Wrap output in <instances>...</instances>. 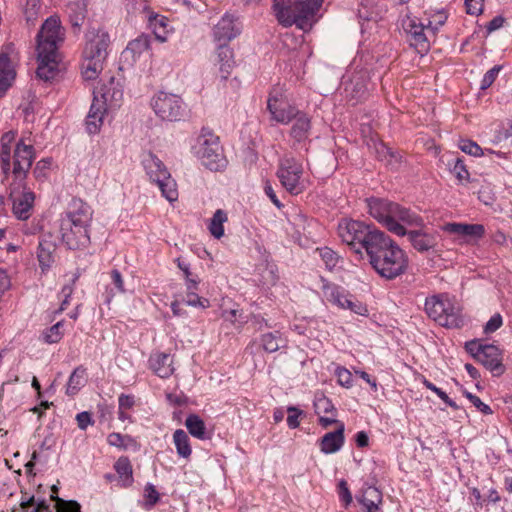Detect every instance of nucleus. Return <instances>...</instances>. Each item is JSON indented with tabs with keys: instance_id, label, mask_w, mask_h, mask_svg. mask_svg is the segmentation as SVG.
Wrapping results in <instances>:
<instances>
[{
	"instance_id": "obj_61",
	"label": "nucleus",
	"mask_w": 512,
	"mask_h": 512,
	"mask_svg": "<svg viewBox=\"0 0 512 512\" xmlns=\"http://www.w3.org/2000/svg\"><path fill=\"white\" fill-rule=\"evenodd\" d=\"M125 436H122L119 433H111L107 437V441L109 445L115 447H124L125 446Z\"/></svg>"
},
{
	"instance_id": "obj_41",
	"label": "nucleus",
	"mask_w": 512,
	"mask_h": 512,
	"mask_svg": "<svg viewBox=\"0 0 512 512\" xmlns=\"http://www.w3.org/2000/svg\"><path fill=\"white\" fill-rule=\"evenodd\" d=\"M314 408L315 413L318 416H321L322 414H330L335 416V407L332 401L323 394L316 396L314 401Z\"/></svg>"
},
{
	"instance_id": "obj_31",
	"label": "nucleus",
	"mask_w": 512,
	"mask_h": 512,
	"mask_svg": "<svg viewBox=\"0 0 512 512\" xmlns=\"http://www.w3.org/2000/svg\"><path fill=\"white\" fill-rule=\"evenodd\" d=\"M360 502L366 512H382V493L375 487L369 486L363 490Z\"/></svg>"
},
{
	"instance_id": "obj_51",
	"label": "nucleus",
	"mask_w": 512,
	"mask_h": 512,
	"mask_svg": "<svg viewBox=\"0 0 512 512\" xmlns=\"http://www.w3.org/2000/svg\"><path fill=\"white\" fill-rule=\"evenodd\" d=\"M452 173L456 176V178L460 181H468L469 180V172L466 169L463 161L457 159L452 169Z\"/></svg>"
},
{
	"instance_id": "obj_3",
	"label": "nucleus",
	"mask_w": 512,
	"mask_h": 512,
	"mask_svg": "<svg viewBox=\"0 0 512 512\" xmlns=\"http://www.w3.org/2000/svg\"><path fill=\"white\" fill-rule=\"evenodd\" d=\"M65 38V30L58 16L45 20L37 34V77L49 81L59 71L60 54L58 49Z\"/></svg>"
},
{
	"instance_id": "obj_18",
	"label": "nucleus",
	"mask_w": 512,
	"mask_h": 512,
	"mask_svg": "<svg viewBox=\"0 0 512 512\" xmlns=\"http://www.w3.org/2000/svg\"><path fill=\"white\" fill-rule=\"evenodd\" d=\"M134 2V11L144 13L148 19L149 25L157 40L165 42L169 34V21L165 16L154 14L149 6L147 0H132Z\"/></svg>"
},
{
	"instance_id": "obj_60",
	"label": "nucleus",
	"mask_w": 512,
	"mask_h": 512,
	"mask_svg": "<svg viewBox=\"0 0 512 512\" xmlns=\"http://www.w3.org/2000/svg\"><path fill=\"white\" fill-rule=\"evenodd\" d=\"M78 427L85 430L92 423L91 415L88 412L78 413L76 416Z\"/></svg>"
},
{
	"instance_id": "obj_2",
	"label": "nucleus",
	"mask_w": 512,
	"mask_h": 512,
	"mask_svg": "<svg viewBox=\"0 0 512 512\" xmlns=\"http://www.w3.org/2000/svg\"><path fill=\"white\" fill-rule=\"evenodd\" d=\"M32 167V139L23 137L17 143L14 151L13 175L14 183L11 189L13 213L20 220L31 216L32 193L26 179Z\"/></svg>"
},
{
	"instance_id": "obj_8",
	"label": "nucleus",
	"mask_w": 512,
	"mask_h": 512,
	"mask_svg": "<svg viewBox=\"0 0 512 512\" xmlns=\"http://www.w3.org/2000/svg\"><path fill=\"white\" fill-rule=\"evenodd\" d=\"M324 0H273V12L284 27L296 25L302 30L310 27L309 20L319 10Z\"/></svg>"
},
{
	"instance_id": "obj_29",
	"label": "nucleus",
	"mask_w": 512,
	"mask_h": 512,
	"mask_svg": "<svg viewBox=\"0 0 512 512\" xmlns=\"http://www.w3.org/2000/svg\"><path fill=\"white\" fill-rule=\"evenodd\" d=\"M15 78V71L11 66L9 57L0 54V98L3 97Z\"/></svg>"
},
{
	"instance_id": "obj_64",
	"label": "nucleus",
	"mask_w": 512,
	"mask_h": 512,
	"mask_svg": "<svg viewBox=\"0 0 512 512\" xmlns=\"http://www.w3.org/2000/svg\"><path fill=\"white\" fill-rule=\"evenodd\" d=\"M50 167L51 159H43L37 163L36 168L34 169V174L38 172L39 175L46 176V170H49Z\"/></svg>"
},
{
	"instance_id": "obj_62",
	"label": "nucleus",
	"mask_w": 512,
	"mask_h": 512,
	"mask_svg": "<svg viewBox=\"0 0 512 512\" xmlns=\"http://www.w3.org/2000/svg\"><path fill=\"white\" fill-rule=\"evenodd\" d=\"M339 489V495L342 500L345 501L346 505L350 504L352 502V495L348 489L347 483L344 480L339 483Z\"/></svg>"
},
{
	"instance_id": "obj_6",
	"label": "nucleus",
	"mask_w": 512,
	"mask_h": 512,
	"mask_svg": "<svg viewBox=\"0 0 512 512\" xmlns=\"http://www.w3.org/2000/svg\"><path fill=\"white\" fill-rule=\"evenodd\" d=\"M109 34L100 28H91L85 33V44L81 55V75L85 81L96 80L104 69Z\"/></svg>"
},
{
	"instance_id": "obj_32",
	"label": "nucleus",
	"mask_w": 512,
	"mask_h": 512,
	"mask_svg": "<svg viewBox=\"0 0 512 512\" xmlns=\"http://www.w3.org/2000/svg\"><path fill=\"white\" fill-rule=\"evenodd\" d=\"M66 13L73 27H81L87 15L86 0H77L68 3Z\"/></svg>"
},
{
	"instance_id": "obj_5",
	"label": "nucleus",
	"mask_w": 512,
	"mask_h": 512,
	"mask_svg": "<svg viewBox=\"0 0 512 512\" xmlns=\"http://www.w3.org/2000/svg\"><path fill=\"white\" fill-rule=\"evenodd\" d=\"M91 207L81 199H73L68 210L57 221L62 242L69 249H81L90 243Z\"/></svg>"
},
{
	"instance_id": "obj_49",
	"label": "nucleus",
	"mask_w": 512,
	"mask_h": 512,
	"mask_svg": "<svg viewBox=\"0 0 512 512\" xmlns=\"http://www.w3.org/2000/svg\"><path fill=\"white\" fill-rule=\"evenodd\" d=\"M501 69H502L501 66L496 65L485 73V75L481 81V89L482 90L487 89L488 87H490L493 84V82L496 80Z\"/></svg>"
},
{
	"instance_id": "obj_43",
	"label": "nucleus",
	"mask_w": 512,
	"mask_h": 512,
	"mask_svg": "<svg viewBox=\"0 0 512 512\" xmlns=\"http://www.w3.org/2000/svg\"><path fill=\"white\" fill-rule=\"evenodd\" d=\"M114 468L120 478L124 479L125 481L132 480V466L127 457H120L115 462Z\"/></svg>"
},
{
	"instance_id": "obj_7",
	"label": "nucleus",
	"mask_w": 512,
	"mask_h": 512,
	"mask_svg": "<svg viewBox=\"0 0 512 512\" xmlns=\"http://www.w3.org/2000/svg\"><path fill=\"white\" fill-rule=\"evenodd\" d=\"M93 101L86 117L85 125L89 134H97L109 109L118 107L123 98V90L111 77L107 84H102L93 91Z\"/></svg>"
},
{
	"instance_id": "obj_13",
	"label": "nucleus",
	"mask_w": 512,
	"mask_h": 512,
	"mask_svg": "<svg viewBox=\"0 0 512 512\" xmlns=\"http://www.w3.org/2000/svg\"><path fill=\"white\" fill-rule=\"evenodd\" d=\"M277 177L285 190L292 195L302 193L308 185L302 163L292 156H284L280 159Z\"/></svg>"
},
{
	"instance_id": "obj_40",
	"label": "nucleus",
	"mask_w": 512,
	"mask_h": 512,
	"mask_svg": "<svg viewBox=\"0 0 512 512\" xmlns=\"http://www.w3.org/2000/svg\"><path fill=\"white\" fill-rule=\"evenodd\" d=\"M377 157L380 161L385 162L387 165L393 166L400 161L399 155L394 153L391 148L387 147L384 143L380 142L375 145Z\"/></svg>"
},
{
	"instance_id": "obj_26",
	"label": "nucleus",
	"mask_w": 512,
	"mask_h": 512,
	"mask_svg": "<svg viewBox=\"0 0 512 512\" xmlns=\"http://www.w3.org/2000/svg\"><path fill=\"white\" fill-rule=\"evenodd\" d=\"M149 366L161 378H167L174 372L173 359L168 353L152 354L149 358Z\"/></svg>"
},
{
	"instance_id": "obj_33",
	"label": "nucleus",
	"mask_w": 512,
	"mask_h": 512,
	"mask_svg": "<svg viewBox=\"0 0 512 512\" xmlns=\"http://www.w3.org/2000/svg\"><path fill=\"white\" fill-rule=\"evenodd\" d=\"M15 140V134L13 132L4 133L1 137V152L0 161L2 171L7 174L10 171V153Z\"/></svg>"
},
{
	"instance_id": "obj_55",
	"label": "nucleus",
	"mask_w": 512,
	"mask_h": 512,
	"mask_svg": "<svg viewBox=\"0 0 512 512\" xmlns=\"http://www.w3.org/2000/svg\"><path fill=\"white\" fill-rule=\"evenodd\" d=\"M144 497H145L146 503L149 506H153L159 500V493L153 485L148 484L144 489Z\"/></svg>"
},
{
	"instance_id": "obj_11",
	"label": "nucleus",
	"mask_w": 512,
	"mask_h": 512,
	"mask_svg": "<svg viewBox=\"0 0 512 512\" xmlns=\"http://www.w3.org/2000/svg\"><path fill=\"white\" fill-rule=\"evenodd\" d=\"M142 163L149 179L157 184L162 195L169 202L176 201L178 199L177 184L163 162L154 154L148 153Z\"/></svg>"
},
{
	"instance_id": "obj_63",
	"label": "nucleus",
	"mask_w": 512,
	"mask_h": 512,
	"mask_svg": "<svg viewBox=\"0 0 512 512\" xmlns=\"http://www.w3.org/2000/svg\"><path fill=\"white\" fill-rule=\"evenodd\" d=\"M119 410L130 409L134 405V397L130 395L121 394L119 396Z\"/></svg>"
},
{
	"instance_id": "obj_50",
	"label": "nucleus",
	"mask_w": 512,
	"mask_h": 512,
	"mask_svg": "<svg viewBox=\"0 0 512 512\" xmlns=\"http://www.w3.org/2000/svg\"><path fill=\"white\" fill-rule=\"evenodd\" d=\"M184 302H185V304H187L189 306H193V307L199 306L202 308H206L209 306L208 299L202 298L194 292L187 293L186 297L184 298Z\"/></svg>"
},
{
	"instance_id": "obj_17",
	"label": "nucleus",
	"mask_w": 512,
	"mask_h": 512,
	"mask_svg": "<svg viewBox=\"0 0 512 512\" xmlns=\"http://www.w3.org/2000/svg\"><path fill=\"white\" fill-rule=\"evenodd\" d=\"M441 229L454 236L453 240L459 244L477 241L485 235V227L482 224L450 222L442 225Z\"/></svg>"
},
{
	"instance_id": "obj_21",
	"label": "nucleus",
	"mask_w": 512,
	"mask_h": 512,
	"mask_svg": "<svg viewBox=\"0 0 512 512\" xmlns=\"http://www.w3.org/2000/svg\"><path fill=\"white\" fill-rule=\"evenodd\" d=\"M241 31L240 24L229 14H225L213 29L214 39L218 42H227L235 38Z\"/></svg>"
},
{
	"instance_id": "obj_14",
	"label": "nucleus",
	"mask_w": 512,
	"mask_h": 512,
	"mask_svg": "<svg viewBox=\"0 0 512 512\" xmlns=\"http://www.w3.org/2000/svg\"><path fill=\"white\" fill-rule=\"evenodd\" d=\"M38 229L41 233L37 258L41 272L47 273L55 263L56 259V241L53 236V227L47 217L42 218L38 223Z\"/></svg>"
},
{
	"instance_id": "obj_42",
	"label": "nucleus",
	"mask_w": 512,
	"mask_h": 512,
	"mask_svg": "<svg viewBox=\"0 0 512 512\" xmlns=\"http://www.w3.org/2000/svg\"><path fill=\"white\" fill-rule=\"evenodd\" d=\"M447 20V15L442 12L438 11L431 15L429 19H427L426 22V31L429 33V36H435L437 30L444 25V23Z\"/></svg>"
},
{
	"instance_id": "obj_47",
	"label": "nucleus",
	"mask_w": 512,
	"mask_h": 512,
	"mask_svg": "<svg viewBox=\"0 0 512 512\" xmlns=\"http://www.w3.org/2000/svg\"><path fill=\"white\" fill-rule=\"evenodd\" d=\"M335 375L337 377V382L340 386L344 388H351L353 385L352 373L344 368L337 367L335 370Z\"/></svg>"
},
{
	"instance_id": "obj_23",
	"label": "nucleus",
	"mask_w": 512,
	"mask_h": 512,
	"mask_svg": "<svg viewBox=\"0 0 512 512\" xmlns=\"http://www.w3.org/2000/svg\"><path fill=\"white\" fill-rule=\"evenodd\" d=\"M344 424L339 423L338 428L333 432L326 433L320 440V450L324 454H332L339 451L344 445Z\"/></svg>"
},
{
	"instance_id": "obj_36",
	"label": "nucleus",
	"mask_w": 512,
	"mask_h": 512,
	"mask_svg": "<svg viewBox=\"0 0 512 512\" xmlns=\"http://www.w3.org/2000/svg\"><path fill=\"white\" fill-rule=\"evenodd\" d=\"M228 221L227 212L222 209H217L213 214L208 224V230L210 234L220 239L224 235V224Z\"/></svg>"
},
{
	"instance_id": "obj_12",
	"label": "nucleus",
	"mask_w": 512,
	"mask_h": 512,
	"mask_svg": "<svg viewBox=\"0 0 512 512\" xmlns=\"http://www.w3.org/2000/svg\"><path fill=\"white\" fill-rule=\"evenodd\" d=\"M196 156L210 170H220L225 166L223 149L219 137L211 132H202L194 145Z\"/></svg>"
},
{
	"instance_id": "obj_15",
	"label": "nucleus",
	"mask_w": 512,
	"mask_h": 512,
	"mask_svg": "<svg viewBox=\"0 0 512 512\" xmlns=\"http://www.w3.org/2000/svg\"><path fill=\"white\" fill-rule=\"evenodd\" d=\"M267 110L271 120L276 123L287 125L297 116L299 109L292 105L285 93L280 88H275L269 93Z\"/></svg>"
},
{
	"instance_id": "obj_59",
	"label": "nucleus",
	"mask_w": 512,
	"mask_h": 512,
	"mask_svg": "<svg viewBox=\"0 0 512 512\" xmlns=\"http://www.w3.org/2000/svg\"><path fill=\"white\" fill-rule=\"evenodd\" d=\"M241 316H242V314L236 309H231V310H227V311L223 312L224 319L226 321H229L233 325H235L237 322H239L240 324H243L245 322L244 320L238 319Z\"/></svg>"
},
{
	"instance_id": "obj_52",
	"label": "nucleus",
	"mask_w": 512,
	"mask_h": 512,
	"mask_svg": "<svg viewBox=\"0 0 512 512\" xmlns=\"http://www.w3.org/2000/svg\"><path fill=\"white\" fill-rule=\"evenodd\" d=\"M177 266L180 270L183 271L185 278L188 282L187 288L188 290L196 289L197 280L194 278H191V272L189 270V264L185 261L181 260L180 258L177 259Z\"/></svg>"
},
{
	"instance_id": "obj_53",
	"label": "nucleus",
	"mask_w": 512,
	"mask_h": 512,
	"mask_svg": "<svg viewBox=\"0 0 512 512\" xmlns=\"http://www.w3.org/2000/svg\"><path fill=\"white\" fill-rule=\"evenodd\" d=\"M74 291L73 284L65 285L63 286L60 295L63 298L61 301V305L58 310H56L54 313L58 314L64 311L67 306L69 305V299Z\"/></svg>"
},
{
	"instance_id": "obj_38",
	"label": "nucleus",
	"mask_w": 512,
	"mask_h": 512,
	"mask_svg": "<svg viewBox=\"0 0 512 512\" xmlns=\"http://www.w3.org/2000/svg\"><path fill=\"white\" fill-rule=\"evenodd\" d=\"M285 342L278 331L265 333L261 336V346L268 353L278 351L285 345Z\"/></svg>"
},
{
	"instance_id": "obj_56",
	"label": "nucleus",
	"mask_w": 512,
	"mask_h": 512,
	"mask_svg": "<svg viewBox=\"0 0 512 512\" xmlns=\"http://www.w3.org/2000/svg\"><path fill=\"white\" fill-rule=\"evenodd\" d=\"M502 325V317L500 314L493 315L484 327L486 334L493 333L498 330Z\"/></svg>"
},
{
	"instance_id": "obj_58",
	"label": "nucleus",
	"mask_w": 512,
	"mask_h": 512,
	"mask_svg": "<svg viewBox=\"0 0 512 512\" xmlns=\"http://www.w3.org/2000/svg\"><path fill=\"white\" fill-rule=\"evenodd\" d=\"M467 13L476 15L482 11L483 0H465Z\"/></svg>"
},
{
	"instance_id": "obj_22",
	"label": "nucleus",
	"mask_w": 512,
	"mask_h": 512,
	"mask_svg": "<svg viewBox=\"0 0 512 512\" xmlns=\"http://www.w3.org/2000/svg\"><path fill=\"white\" fill-rule=\"evenodd\" d=\"M214 64L219 67L221 79H228L235 64L232 49L225 44H220L216 50Z\"/></svg>"
},
{
	"instance_id": "obj_57",
	"label": "nucleus",
	"mask_w": 512,
	"mask_h": 512,
	"mask_svg": "<svg viewBox=\"0 0 512 512\" xmlns=\"http://www.w3.org/2000/svg\"><path fill=\"white\" fill-rule=\"evenodd\" d=\"M468 399L471 401V403L479 410L481 411L482 413L484 414H491L492 413V410L491 408L483 403L479 397L475 396V395H472L471 393H467L466 394Z\"/></svg>"
},
{
	"instance_id": "obj_16",
	"label": "nucleus",
	"mask_w": 512,
	"mask_h": 512,
	"mask_svg": "<svg viewBox=\"0 0 512 512\" xmlns=\"http://www.w3.org/2000/svg\"><path fill=\"white\" fill-rule=\"evenodd\" d=\"M155 114L163 120L177 121L184 115L185 106L182 99L171 93L159 92L151 102Z\"/></svg>"
},
{
	"instance_id": "obj_46",
	"label": "nucleus",
	"mask_w": 512,
	"mask_h": 512,
	"mask_svg": "<svg viewBox=\"0 0 512 512\" xmlns=\"http://www.w3.org/2000/svg\"><path fill=\"white\" fill-rule=\"evenodd\" d=\"M459 148L466 154L471 156H482L483 150L482 148L474 141L469 139H463L459 143Z\"/></svg>"
},
{
	"instance_id": "obj_35",
	"label": "nucleus",
	"mask_w": 512,
	"mask_h": 512,
	"mask_svg": "<svg viewBox=\"0 0 512 512\" xmlns=\"http://www.w3.org/2000/svg\"><path fill=\"white\" fill-rule=\"evenodd\" d=\"M173 443L179 457L189 459L192 454L190 439L187 433L182 429H177L173 433Z\"/></svg>"
},
{
	"instance_id": "obj_30",
	"label": "nucleus",
	"mask_w": 512,
	"mask_h": 512,
	"mask_svg": "<svg viewBox=\"0 0 512 512\" xmlns=\"http://www.w3.org/2000/svg\"><path fill=\"white\" fill-rule=\"evenodd\" d=\"M87 381V369L82 365L76 367L68 379L66 394L69 396L76 395L86 385Z\"/></svg>"
},
{
	"instance_id": "obj_25",
	"label": "nucleus",
	"mask_w": 512,
	"mask_h": 512,
	"mask_svg": "<svg viewBox=\"0 0 512 512\" xmlns=\"http://www.w3.org/2000/svg\"><path fill=\"white\" fill-rule=\"evenodd\" d=\"M321 283L323 297L329 303L337 306L340 309H343L345 306V300L349 299L350 294L344 288L330 283L323 278H321Z\"/></svg>"
},
{
	"instance_id": "obj_39",
	"label": "nucleus",
	"mask_w": 512,
	"mask_h": 512,
	"mask_svg": "<svg viewBox=\"0 0 512 512\" xmlns=\"http://www.w3.org/2000/svg\"><path fill=\"white\" fill-rule=\"evenodd\" d=\"M63 321H58L48 329H45L40 335V340L47 344L58 343L63 337Z\"/></svg>"
},
{
	"instance_id": "obj_1",
	"label": "nucleus",
	"mask_w": 512,
	"mask_h": 512,
	"mask_svg": "<svg viewBox=\"0 0 512 512\" xmlns=\"http://www.w3.org/2000/svg\"><path fill=\"white\" fill-rule=\"evenodd\" d=\"M369 214L383 227L397 236L408 235L413 247L420 251H428L436 245V237L422 231H407L405 226L422 227L423 220L410 209L379 198L367 200Z\"/></svg>"
},
{
	"instance_id": "obj_4",
	"label": "nucleus",
	"mask_w": 512,
	"mask_h": 512,
	"mask_svg": "<svg viewBox=\"0 0 512 512\" xmlns=\"http://www.w3.org/2000/svg\"><path fill=\"white\" fill-rule=\"evenodd\" d=\"M365 255L375 272L386 280L403 275L408 268L406 252L384 232L375 238Z\"/></svg>"
},
{
	"instance_id": "obj_34",
	"label": "nucleus",
	"mask_w": 512,
	"mask_h": 512,
	"mask_svg": "<svg viewBox=\"0 0 512 512\" xmlns=\"http://www.w3.org/2000/svg\"><path fill=\"white\" fill-rule=\"evenodd\" d=\"M110 279L113 288H107L103 294L104 302L108 305L112 302L116 293L124 294L126 292L124 278L119 270L113 269L110 272Z\"/></svg>"
},
{
	"instance_id": "obj_44",
	"label": "nucleus",
	"mask_w": 512,
	"mask_h": 512,
	"mask_svg": "<svg viewBox=\"0 0 512 512\" xmlns=\"http://www.w3.org/2000/svg\"><path fill=\"white\" fill-rule=\"evenodd\" d=\"M55 508L56 512H81V505L75 500L57 498Z\"/></svg>"
},
{
	"instance_id": "obj_48",
	"label": "nucleus",
	"mask_w": 512,
	"mask_h": 512,
	"mask_svg": "<svg viewBox=\"0 0 512 512\" xmlns=\"http://www.w3.org/2000/svg\"><path fill=\"white\" fill-rule=\"evenodd\" d=\"M320 256L322 260L325 262L327 268L333 269L339 260L337 254L330 248L325 247L320 250Z\"/></svg>"
},
{
	"instance_id": "obj_20",
	"label": "nucleus",
	"mask_w": 512,
	"mask_h": 512,
	"mask_svg": "<svg viewBox=\"0 0 512 512\" xmlns=\"http://www.w3.org/2000/svg\"><path fill=\"white\" fill-rule=\"evenodd\" d=\"M404 30L410 34L412 45L420 51H426L429 48V33L426 31V23L418 22L417 19L407 17L403 20Z\"/></svg>"
},
{
	"instance_id": "obj_54",
	"label": "nucleus",
	"mask_w": 512,
	"mask_h": 512,
	"mask_svg": "<svg viewBox=\"0 0 512 512\" xmlns=\"http://www.w3.org/2000/svg\"><path fill=\"white\" fill-rule=\"evenodd\" d=\"M287 411H288V417H287L288 426L292 429L297 428L300 424L299 417L303 414V412L293 406L288 407Z\"/></svg>"
},
{
	"instance_id": "obj_45",
	"label": "nucleus",
	"mask_w": 512,
	"mask_h": 512,
	"mask_svg": "<svg viewBox=\"0 0 512 512\" xmlns=\"http://www.w3.org/2000/svg\"><path fill=\"white\" fill-rule=\"evenodd\" d=\"M344 305L343 309L350 310L357 315L366 316L368 314L366 305L354 299L352 295H350L349 299L345 300Z\"/></svg>"
},
{
	"instance_id": "obj_27",
	"label": "nucleus",
	"mask_w": 512,
	"mask_h": 512,
	"mask_svg": "<svg viewBox=\"0 0 512 512\" xmlns=\"http://www.w3.org/2000/svg\"><path fill=\"white\" fill-rule=\"evenodd\" d=\"M293 124L290 130L291 137L297 141L302 142L308 139L311 130L310 116L299 110L297 116L293 117Z\"/></svg>"
},
{
	"instance_id": "obj_10",
	"label": "nucleus",
	"mask_w": 512,
	"mask_h": 512,
	"mask_svg": "<svg viewBox=\"0 0 512 512\" xmlns=\"http://www.w3.org/2000/svg\"><path fill=\"white\" fill-rule=\"evenodd\" d=\"M425 311L429 318L447 328L462 325L461 308L455 298L448 294H438L426 298Z\"/></svg>"
},
{
	"instance_id": "obj_37",
	"label": "nucleus",
	"mask_w": 512,
	"mask_h": 512,
	"mask_svg": "<svg viewBox=\"0 0 512 512\" xmlns=\"http://www.w3.org/2000/svg\"><path fill=\"white\" fill-rule=\"evenodd\" d=\"M188 432L195 438L207 439L206 426L204 421L196 414H190L185 420Z\"/></svg>"
},
{
	"instance_id": "obj_24",
	"label": "nucleus",
	"mask_w": 512,
	"mask_h": 512,
	"mask_svg": "<svg viewBox=\"0 0 512 512\" xmlns=\"http://www.w3.org/2000/svg\"><path fill=\"white\" fill-rule=\"evenodd\" d=\"M346 98L353 104L364 100L368 95V88L365 78L362 75H355L344 84Z\"/></svg>"
},
{
	"instance_id": "obj_9",
	"label": "nucleus",
	"mask_w": 512,
	"mask_h": 512,
	"mask_svg": "<svg viewBox=\"0 0 512 512\" xmlns=\"http://www.w3.org/2000/svg\"><path fill=\"white\" fill-rule=\"evenodd\" d=\"M338 236L359 259L370 249V245L378 238L383 231L374 226L367 225L362 221L343 219L337 228Z\"/></svg>"
},
{
	"instance_id": "obj_19",
	"label": "nucleus",
	"mask_w": 512,
	"mask_h": 512,
	"mask_svg": "<svg viewBox=\"0 0 512 512\" xmlns=\"http://www.w3.org/2000/svg\"><path fill=\"white\" fill-rule=\"evenodd\" d=\"M474 357L490 370L493 375L499 376L504 373L505 369L502 364V353L497 346L492 344L478 345Z\"/></svg>"
},
{
	"instance_id": "obj_28",
	"label": "nucleus",
	"mask_w": 512,
	"mask_h": 512,
	"mask_svg": "<svg viewBox=\"0 0 512 512\" xmlns=\"http://www.w3.org/2000/svg\"><path fill=\"white\" fill-rule=\"evenodd\" d=\"M150 50V39L146 35H141L129 42L122 55L125 59L136 61L143 54H148Z\"/></svg>"
}]
</instances>
